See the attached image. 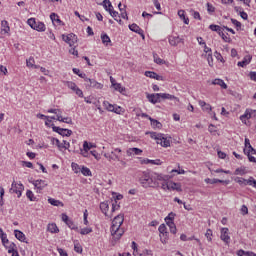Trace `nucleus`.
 <instances>
[{"mask_svg": "<svg viewBox=\"0 0 256 256\" xmlns=\"http://www.w3.org/2000/svg\"><path fill=\"white\" fill-rule=\"evenodd\" d=\"M165 179V176L162 174H149L147 172H143L142 176L139 179L140 185L144 187V189H147L149 187H158L159 181H163Z\"/></svg>", "mask_w": 256, "mask_h": 256, "instance_id": "obj_1", "label": "nucleus"}, {"mask_svg": "<svg viewBox=\"0 0 256 256\" xmlns=\"http://www.w3.org/2000/svg\"><path fill=\"white\" fill-rule=\"evenodd\" d=\"M123 221H125V216L123 214L117 215L112 221L110 232L114 241H119L125 233V230L121 228V225H123Z\"/></svg>", "mask_w": 256, "mask_h": 256, "instance_id": "obj_2", "label": "nucleus"}, {"mask_svg": "<svg viewBox=\"0 0 256 256\" xmlns=\"http://www.w3.org/2000/svg\"><path fill=\"white\" fill-rule=\"evenodd\" d=\"M146 135H150L151 139H154L157 145H161V147L171 146V138L167 137V135L165 134H161L157 132H146Z\"/></svg>", "mask_w": 256, "mask_h": 256, "instance_id": "obj_3", "label": "nucleus"}, {"mask_svg": "<svg viewBox=\"0 0 256 256\" xmlns=\"http://www.w3.org/2000/svg\"><path fill=\"white\" fill-rule=\"evenodd\" d=\"M27 24L31 29L34 31H38V33H43L46 31L47 27L45 26V23L35 19V18H30L27 20Z\"/></svg>", "mask_w": 256, "mask_h": 256, "instance_id": "obj_4", "label": "nucleus"}, {"mask_svg": "<svg viewBox=\"0 0 256 256\" xmlns=\"http://www.w3.org/2000/svg\"><path fill=\"white\" fill-rule=\"evenodd\" d=\"M103 7L106 11L109 12L111 17H113V19H115V21H118V23H121V19H117V17H119V12L114 10L113 4H111L110 0H104Z\"/></svg>", "mask_w": 256, "mask_h": 256, "instance_id": "obj_5", "label": "nucleus"}, {"mask_svg": "<svg viewBox=\"0 0 256 256\" xmlns=\"http://www.w3.org/2000/svg\"><path fill=\"white\" fill-rule=\"evenodd\" d=\"M66 86L68 87V89L73 91V93H75V95H77V97H80L81 99H83V97H85L83 94V90H81V88H79V86H77V84L75 82L67 81Z\"/></svg>", "mask_w": 256, "mask_h": 256, "instance_id": "obj_6", "label": "nucleus"}, {"mask_svg": "<svg viewBox=\"0 0 256 256\" xmlns=\"http://www.w3.org/2000/svg\"><path fill=\"white\" fill-rule=\"evenodd\" d=\"M25 190V186H23L21 183L12 182L10 193H15L17 197H21L23 194V191Z\"/></svg>", "mask_w": 256, "mask_h": 256, "instance_id": "obj_7", "label": "nucleus"}, {"mask_svg": "<svg viewBox=\"0 0 256 256\" xmlns=\"http://www.w3.org/2000/svg\"><path fill=\"white\" fill-rule=\"evenodd\" d=\"M52 131H54V133H58V135H61L62 137H71V135L73 134V131H71L70 129L61 128L53 124H52Z\"/></svg>", "mask_w": 256, "mask_h": 256, "instance_id": "obj_8", "label": "nucleus"}, {"mask_svg": "<svg viewBox=\"0 0 256 256\" xmlns=\"http://www.w3.org/2000/svg\"><path fill=\"white\" fill-rule=\"evenodd\" d=\"M62 40L65 43H67L70 47H73V45H75V43H77V35H75L74 33L63 34Z\"/></svg>", "mask_w": 256, "mask_h": 256, "instance_id": "obj_9", "label": "nucleus"}, {"mask_svg": "<svg viewBox=\"0 0 256 256\" xmlns=\"http://www.w3.org/2000/svg\"><path fill=\"white\" fill-rule=\"evenodd\" d=\"M251 117H256V110L247 109L243 115L240 116V121L247 125V119H251Z\"/></svg>", "mask_w": 256, "mask_h": 256, "instance_id": "obj_10", "label": "nucleus"}, {"mask_svg": "<svg viewBox=\"0 0 256 256\" xmlns=\"http://www.w3.org/2000/svg\"><path fill=\"white\" fill-rule=\"evenodd\" d=\"M31 183L37 189V193H41L44 187H47V181L45 180L38 179V180L31 181Z\"/></svg>", "mask_w": 256, "mask_h": 256, "instance_id": "obj_11", "label": "nucleus"}, {"mask_svg": "<svg viewBox=\"0 0 256 256\" xmlns=\"http://www.w3.org/2000/svg\"><path fill=\"white\" fill-rule=\"evenodd\" d=\"M85 85L87 88H94V89H103V85L97 82L95 79L88 78L86 79Z\"/></svg>", "mask_w": 256, "mask_h": 256, "instance_id": "obj_12", "label": "nucleus"}, {"mask_svg": "<svg viewBox=\"0 0 256 256\" xmlns=\"http://www.w3.org/2000/svg\"><path fill=\"white\" fill-rule=\"evenodd\" d=\"M146 97L150 103H153V105L161 103V93L147 94Z\"/></svg>", "mask_w": 256, "mask_h": 256, "instance_id": "obj_13", "label": "nucleus"}, {"mask_svg": "<svg viewBox=\"0 0 256 256\" xmlns=\"http://www.w3.org/2000/svg\"><path fill=\"white\" fill-rule=\"evenodd\" d=\"M220 239L224 241V243H229L231 241V237L229 236V228H222Z\"/></svg>", "mask_w": 256, "mask_h": 256, "instance_id": "obj_14", "label": "nucleus"}, {"mask_svg": "<svg viewBox=\"0 0 256 256\" xmlns=\"http://www.w3.org/2000/svg\"><path fill=\"white\" fill-rule=\"evenodd\" d=\"M244 153H251L252 155H255L256 150L254 149L253 146H251V141L249 138H245V148H244Z\"/></svg>", "mask_w": 256, "mask_h": 256, "instance_id": "obj_15", "label": "nucleus"}, {"mask_svg": "<svg viewBox=\"0 0 256 256\" xmlns=\"http://www.w3.org/2000/svg\"><path fill=\"white\" fill-rule=\"evenodd\" d=\"M253 60V56L251 55H246L244 56L243 60L242 61H239L237 63V66L238 67H242V68H245L247 67V65H249L251 63V61Z\"/></svg>", "mask_w": 256, "mask_h": 256, "instance_id": "obj_16", "label": "nucleus"}, {"mask_svg": "<svg viewBox=\"0 0 256 256\" xmlns=\"http://www.w3.org/2000/svg\"><path fill=\"white\" fill-rule=\"evenodd\" d=\"M129 29L130 31H133L134 33H137L138 35H141V37H143V39H145V34H143V29H141V27H139V25L133 23L129 25Z\"/></svg>", "mask_w": 256, "mask_h": 256, "instance_id": "obj_17", "label": "nucleus"}, {"mask_svg": "<svg viewBox=\"0 0 256 256\" xmlns=\"http://www.w3.org/2000/svg\"><path fill=\"white\" fill-rule=\"evenodd\" d=\"M142 165H162L161 159L151 160L149 158H144L141 160Z\"/></svg>", "mask_w": 256, "mask_h": 256, "instance_id": "obj_18", "label": "nucleus"}, {"mask_svg": "<svg viewBox=\"0 0 256 256\" xmlns=\"http://www.w3.org/2000/svg\"><path fill=\"white\" fill-rule=\"evenodd\" d=\"M104 157L108 159V161H119V154H116L114 150L105 153Z\"/></svg>", "mask_w": 256, "mask_h": 256, "instance_id": "obj_19", "label": "nucleus"}, {"mask_svg": "<svg viewBox=\"0 0 256 256\" xmlns=\"http://www.w3.org/2000/svg\"><path fill=\"white\" fill-rule=\"evenodd\" d=\"M168 41L172 47H177V45L181 43L183 39H181L179 36H170Z\"/></svg>", "mask_w": 256, "mask_h": 256, "instance_id": "obj_20", "label": "nucleus"}, {"mask_svg": "<svg viewBox=\"0 0 256 256\" xmlns=\"http://www.w3.org/2000/svg\"><path fill=\"white\" fill-rule=\"evenodd\" d=\"M168 191H182L181 184L168 181Z\"/></svg>", "mask_w": 256, "mask_h": 256, "instance_id": "obj_21", "label": "nucleus"}, {"mask_svg": "<svg viewBox=\"0 0 256 256\" xmlns=\"http://www.w3.org/2000/svg\"><path fill=\"white\" fill-rule=\"evenodd\" d=\"M204 181H205V183H207L209 185H215V183H226V185L229 184V181L220 180L217 178H214V179L206 178Z\"/></svg>", "mask_w": 256, "mask_h": 256, "instance_id": "obj_22", "label": "nucleus"}, {"mask_svg": "<svg viewBox=\"0 0 256 256\" xmlns=\"http://www.w3.org/2000/svg\"><path fill=\"white\" fill-rule=\"evenodd\" d=\"M95 147H97V145L94 143H89L87 141H84L83 143V149L85 153H89V151H91V149H95Z\"/></svg>", "mask_w": 256, "mask_h": 256, "instance_id": "obj_23", "label": "nucleus"}, {"mask_svg": "<svg viewBox=\"0 0 256 256\" xmlns=\"http://www.w3.org/2000/svg\"><path fill=\"white\" fill-rule=\"evenodd\" d=\"M150 125L153 127V129H161L163 127V124L159 122V120H155L152 117H149Z\"/></svg>", "mask_w": 256, "mask_h": 256, "instance_id": "obj_24", "label": "nucleus"}, {"mask_svg": "<svg viewBox=\"0 0 256 256\" xmlns=\"http://www.w3.org/2000/svg\"><path fill=\"white\" fill-rule=\"evenodd\" d=\"M14 235H15L16 239H18V241L25 243V239H27V238L25 237V234L21 230H15Z\"/></svg>", "mask_w": 256, "mask_h": 256, "instance_id": "obj_25", "label": "nucleus"}, {"mask_svg": "<svg viewBox=\"0 0 256 256\" xmlns=\"http://www.w3.org/2000/svg\"><path fill=\"white\" fill-rule=\"evenodd\" d=\"M50 19L52 23H57L58 25H64L63 21H61V19L59 18V15H57L54 12L50 14Z\"/></svg>", "mask_w": 256, "mask_h": 256, "instance_id": "obj_26", "label": "nucleus"}, {"mask_svg": "<svg viewBox=\"0 0 256 256\" xmlns=\"http://www.w3.org/2000/svg\"><path fill=\"white\" fill-rule=\"evenodd\" d=\"M101 41L103 43V45H105L106 47H109V45L111 46V38L109 37V35L107 34H102L101 35Z\"/></svg>", "mask_w": 256, "mask_h": 256, "instance_id": "obj_27", "label": "nucleus"}, {"mask_svg": "<svg viewBox=\"0 0 256 256\" xmlns=\"http://www.w3.org/2000/svg\"><path fill=\"white\" fill-rule=\"evenodd\" d=\"M212 85H219L222 89H227V84L222 79L216 78L212 81Z\"/></svg>", "mask_w": 256, "mask_h": 256, "instance_id": "obj_28", "label": "nucleus"}, {"mask_svg": "<svg viewBox=\"0 0 256 256\" xmlns=\"http://www.w3.org/2000/svg\"><path fill=\"white\" fill-rule=\"evenodd\" d=\"M80 173H82L84 177H93V173L91 172V169L87 168L86 166H81Z\"/></svg>", "mask_w": 256, "mask_h": 256, "instance_id": "obj_29", "label": "nucleus"}, {"mask_svg": "<svg viewBox=\"0 0 256 256\" xmlns=\"http://www.w3.org/2000/svg\"><path fill=\"white\" fill-rule=\"evenodd\" d=\"M50 141H51L52 145H56V147H58L59 151H63V143H61V141H59V139L51 137Z\"/></svg>", "mask_w": 256, "mask_h": 256, "instance_id": "obj_30", "label": "nucleus"}, {"mask_svg": "<svg viewBox=\"0 0 256 256\" xmlns=\"http://www.w3.org/2000/svg\"><path fill=\"white\" fill-rule=\"evenodd\" d=\"M141 153H143V150L139 149V148H130L127 150V155L131 156V155H141Z\"/></svg>", "mask_w": 256, "mask_h": 256, "instance_id": "obj_31", "label": "nucleus"}, {"mask_svg": "<svg viewBox=\"0 0 256 256\" xmlns=\"http://www.w3.org/2000/svg\"><path fill=\"white\" fill-rule=\"evenodd\" d=\"M1 31L4 33H9L11 31V28L9 27V22L7 20H3L1 22Z\"/></svg>", "mask_w": 256, "mask_h": 256, "instance_id": "obj_32", "label": "nucleus"}, {"mask_svg": "<svg viewBox=\"0 0 256 256\" xmlns=\"http://www.w3.org/2000/svg\"><path fill=\"white\" fill-rule=\"evenodd\" d=\"M234 175H247V168H245V166H241L239 168H237L235 171H234Z\"/></svg>", "mask_w": 256, "mask_h": 256, "instance_id": "obj_33", "label": "nucleus"}, {"mask_svg": "<svg viewBox=\"0 0 256 256\" xmlns=\"http://www.w3.org/2000/svg\"><path fill=\"white\" fill-rule=\"evenodd\" d=\"M175 213H173V212H170L169 214H168V216L165 218V223H166V225H169L170 223H175L174 221H175Z\"/></svg>", "mask_w": 256, "mask_h": 256, "instance_id": "obj_34", "label": "nucleus"}, {"mask_svg": "<svg viewBox=\"0 0 256 256\" xmlns=\"http://www.w3.org/2000/svg\"><path fill=\"white\" fill-rule=\"evenodd\" d=\"M48 231L49 233H59V227H57V224L52 223V224H48Z\"/></svg>", "mask_w": 256, "mask_h": 256, "instance_id": "obj_35", "label": "nucleus"}, {"mask_svg": "<svg viewBox=\"0 0 256 256\" xmlns=\"http://www.w3.org/2000/svg\"><path fill=\"white\" fill-rule=\"evenodd\" d=\"M103 107L106 109V111H109L110 113H113V109L115 108V104L109 103V101L103 102Z\"/></svg>", "mask_w": 256, "mask_h": 256, "instance_id": "obj_36", "label": "nucleus"}, {"mask_svg": "<svg viewBox=\"0 0 256 256\" xmlns=\"http://www.w3.org/2000/svg\"><path fill=\"white\" fill-rule=\"evenodd\" d=\"M100 209H101L102 213L107 216V211H109V203L101 202Z\"/></svg>", "mask_w": 256, "mask_h": 256, "instance_id": "obj_37", "label": "nucleus"}, {"mask_svg": "<svg viewBox=\"0 0 256 256\" xmlns=\"http://www.w3.org/2000/svg\"><path fill=\"white\" fill-rule=\"evenodd\" d=\"M153 59H154V63H156L157 65H163L165 64V60L159 58V55H157V53L153 54Z\"/></svg>", "mask_w": 256, "mask_h": 256, "instance_id": "obj_38", "label": "nucleus"}, {"mask_svg": "<svg viewBox=\"0 0 256 256\" xmlns=\"http://www.w3.org/2000/svg\"><path fill=\"white\" fill-rule=\"evenodd\" d=\"M66 225L69 227V229H72V231H77V229H79L71 218L66 222Z\"/></svg>", "mask_w": 256, "mask_h": 256, "instance_id": "obj_39", "label": "nucleus"}, {"mask_svg": "<svg viewBox=\"0 0 256 256\" xmlns=\"http://www.w3.org/2000/svg\"><path fill=\"white\" fill-rule=\"evenodd\" d=\"M113 87L115 91H118V93H125V87H123L120 83L113 84Z\"/></svg>", "mask_w": 256, "mask_h": 256, "instance_id": "obj_40", "label": "nucleus"}, {"mask_svg": "<svg viewBox=\"0 0 256 256\" xmlns=\"http://www.w3.org/2000/svg\"><path fill=\"white\" fill-rule=\"evenodd\" d=\"M209 29H211V31H215L219 35H221V33H223V31L221 30V26H219V25L212 24L209 26Z\"/></svg>", "mask_w": 256, "mask_h": 256, "instance_id": "obj_41", "label": "nucleus"}, {"mask_svg": "<svg viewBox=\"0 0 256 256\" xmlns=\"http://www.w3.org/2000/svg\"><path fill=\"white\" fill-rule=\"evenodd\" d=\"M160 241L163 243V245L167 244V241H169V232L160 234Z\"/></svg>", "mask_w": 256, "mask_h": 256, "instance_id": "obj_42", "label": "nucleus"}, {"mask_svg": "<svg viewBox=\"0 0 256 256\" xmlns=\"http://www.w3.org/2000/svg\"><path fill=\"white\" fill-rule=\"evenodd\" d=\"M89 233H93V228L85 227L80 229V235H89Z\"/></svg>", "mask_w": 256, "mask_h": 256, "instance_id": "obj_43", "label": "nucleus"}, {"mask_svg": "<svg viewBox=\"0 0 256 256\" xmlns=\"http://www.w3.org/2000/svg\"><path fill=\"white\" fill-rule=\"evenodd\" d=\"M26 197L29 201H37V197H35V194H33V191L31 190H27Z\"/></svg>", "mask_w": 256, "mask_h": 256, "instance_id": "obj_44", "label": "nucleus"}, {"mask_svg": "<svg viewBox=\"0 0 256 256\" xmlns=\"http://www.w3.org/2000/svg\"><path fill=\"white\" fill-rule=\"evenodd\" d=\"M48 203H50V205H53L54 207H59V205H63L61 201L55 200L54 198H49Z\"/></svg>", "mask_w": 256, "mask_h": 256, "instance_id": "obj_45", "label": "nucleus"}, {"mask_svg": "<svg viewBox=\"0 0 256 256\" xmlns=\"http://www.w3.org/2000/svg\"><path fill=\"white\" fill-rule=\"evenodd\" d=\"M167 225L170 229V233H172L173 235L177 234V226L175 225V222H170Z\"/></svg>", "mask_w": 256, "mask_h": 256, "instance_id": "obj_46", "label": "nucleus"}, {"mask_svg": "<svg viewBox=\"0 0 256 256\" xmlns=\"http://www.w3.org/2000/svg\"><path fill=\"white\" fill-rule=\"evenodd\" d=\"M237 255L238 256H256V254L254 252H247V251H244V250H239L237 252Z\"/></svg>", "mask_w": 256, "mask_h": 256, "instance_id": "obj_47", "label": "nucleus"}, {"mask_svg": "<svg viewBox=\"0 0 256 256\" xmlns=\"http://www.w3.org/2000/svg\"><path fill=\"white\" fill-rule=\"evenodd\" d=\"M124 112L123 108L121 106H117L114 104V109L112 110V113H116V115H122Z\"/></svg>", "mask_w": 256, "mask_h": 256, "instance_id": "obj_48", "label": "nucleus"}, {"mask_svg": "<svg viewBox=\"0 0 256 256\" xmlns=\"http://www.w3.org/2000/svg\"><path fill=\"white\" fill-rule=\"evenodd\" d=\"M234 181L236 182V183H239L240 185H242V186H247V179H245V178H241V177H236L235 179H234Z\"/></svg>", "mask_w": 256, "mask_h": 256, "instance_id": "obj_49", "label": "nucleus"}, {"mask_svg": "<svg viewBox=\"0 0 256 256\" xmlns=\"http://www.w3.org/2000/svg\"><path fill=\"white\" fill-rule=\"evenodd\" d=\"M160 181H163V183H162V189L164 190V191H169V181H167V177L166 176H164V179L163 180H160Z\"/></svg>", "mask_w": 256, "mask_h": 256, "instance_id": "obj_50", "label": "nucleus"}, {"mask_svg": "<svg viewBox=\"0 0 256 256\" xmlns=\"http://www.w3.org/2000/svg\"><path fill=\"white\" fill-rule=\"evenodd\" d=\"M205 237L207 239V241L211 242L213 241V230L212 229H207L206 233H205Z\"/></svg>", "mask_w": 256, "mask_h": 256, "instance_id": "obj_51", "label": "nucleus"}, {"mask_svg": "<svg viewBox=\"0 0 256 256\" xmlns=\"http://www.w3.org/2000/svg\"><path fill=\"white\" fill-rule=\"evenodd\" d=\"M27 67H35L37 69V66H35V58L30 57L28 60H26Z\"/></svg>", "mask_w": 256, "mask_h": 256, "instance_id": "obj_52", "label": "nucleus"}, {"mask_svg": "<svg viewBox=\"0 0 256 256\" xmlns=\"http://www.w3.org/2000/svg\"><path fill=\"white\" fill-rule=\"evenodd\" d=\"M160 95H161V100L162 99H169L170 101H173V99H175V96L171 95V94L160 93Z\"/></svg>", "mask_w": 256, "mask_h": 256, "instance_id": "obj_53", "label": "nucleus"}, {"mask_svg": "<svg viewBox=\"0 0 256 256\" xmlns=\"http://www.w3.org/2000/svg\"><path fill=\"white\" fill-rule=\"evenodd\" d=\"M71 166L74 173H81V166L79 164L73 162Z\"/></svg>", "mask_w": 256, "mask_h": 256, "instance_id": "obj_54", "label": "nucleus"}, {"mask_svg": "<svg viewBox=\"0 0 256 256\" xmlns=\"http://www.w3.org/2000/svg\"><path fill=\"white\" fill-rule=\"evenodd\" d=\"M246 185H250L251 187L256 188V180L253 177H250L248 180H246Z\"/></svg>", "mask_w": 256, "mask_h": 256, "instance_id": "obj_55", "label": "nucleus"}, {"mask_svg": "<svg viewBox=\"0 0 256 256\" xmlns=\"http://www.w3.org/2000/svg\"><path fill=\"white\" fill-rule=\"evenodd\" d=\"M121 208V206L119 205V203L117 202V200H115L112 203V213H115V211H119V209Z\"/></svg>", "mask_w": 256, "mask_h": 256, "instance_id": "obj_56", "label": "nucleus"}, {"mask_svg": "<svg viewBox=\"0 0 256 256\" xmlns=\"http://www.w3.org/2000/svg\"><path fill=\"white\" fill-rule=\"evenodd\" d=\"M158 231H159L160 235H163V234H165V233H168V232H167V226H165V224H161V225L159 226V228H158Z\"/></svg>", "mask_w": 256, "mask_h": 256, "instance_id": "obj_57", "label": "nucleus"}, {"mask_svg": "<svg viewBox=\"0 0 256 256\" xmlns=\"http://www.w3.org/2000/svg\"><path fill=\"white\" fill-rule=\"evenodd\" d=\"M74 251H75L76 253H83V247H81V244L75 243V244H74Z\"/></svg>", "mask_w": 256, "mask_h": 256, "instance_id": "obj_58", "label": "nucleus"}, {"mask_svg": "<svg viewBox=\"0 0 256 256\" xmlns=\"http://www.w3.org/2000/svg\"><path fill=\"white\" fill-rule=\"evenodd\" d=\"M206 7H207V11H208V13H215V6H213V4H211V3H207L206 4Z\"/></svg>", "mask_w": 256, "mask_h": 256, "instance_id": "obj_59", "label": "nucleus"}, {"mask_svg": "<svg viewBox=\"0 0 256 256\" xmlns=\"http://www.w3.org/2000/svg\"><path fill=\"white\" fill-rule=\"evenodd\" d=\"M69 147H71V143H69L67 140H63L62 149H65V151H67L69 150Z\"/></svg>", "mask_w": 256, "mask_h": 256, "instance_id": "obj_60", "label": "nucleus"}, {"mask_svg": "<svg viewBox=\"0 0 256 256\" xmlns=\"http://www.w3.org/2000/svg\"><path fill=\"white\" fill-rule=\"evenodd\" d=\"M83 223L84 225H89V220L87 219V217H89V213L87 212V210L84 211V214H83Z\"/></svg>", "mask_w": 256, "mask_h": 256, "instance_id": "obj_61", "label": "nucleus"}, {"mask_svg": "<svg viewBox=\"0 0 256 256\" xmlns=\"http://www.w3.org/2000/svg\"><path fill=\"white\" fill-rule=\"evenodd\" d=\"M231 23L235 25L236 29H241V22H239L238 20L232 18Z\"/></svg>", "mask_w": 256, "mask_h": 256, "instance_id": "obj_62", "label": "nucleus"}, {"mask_svg": "<svg viewBox=\"0 0 256 256\" xmlns=\"http://www.w3.org/2000/svg\"><path fill=\"white\" fill-rule=\"evenodd\" d=\"M155 75H156V73L152 72V71H146L145 72V76L149 77L150 79H155Z\"/></svg>", "mask_w": 256, "mask_h": 256, "instance_id": "obj_63", "label": "nucleus"}, {"mask_svg": "<svg viewBox=\"0 0 256 256\" xmlns=\"http://www.w3.org/2000/svg\"><path fill=\"white\" fill-rule=\"evenodd\" d=\"M57 251H58L60 256H69V254H67V251H65L62 248H58Z\"/></svg>", "mask_w": 256, "mask_h": 256, "instance_id": "obj_64", "label": "nucleus"}]
</instances>
